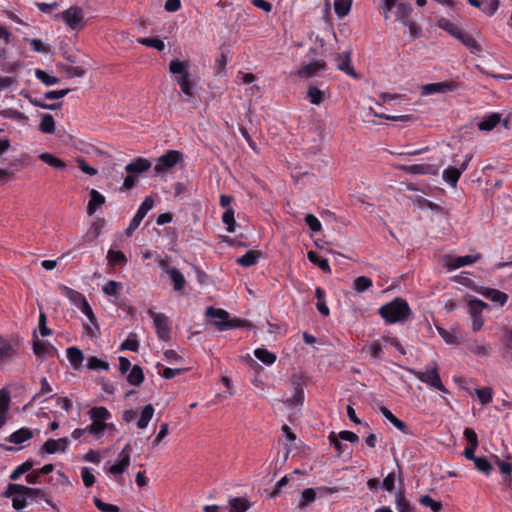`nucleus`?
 Returning a JSON list of instances; mask_svg holds the SVG:
<instances>
[{
  "label": "nucleus",
  "instance_id": "nucleus-1",
  "mask_svg": "<svg viewBox=\"0 0 512 512\" xmlns=\"http://www.w3.org/2000/svg\"><path fill=\"white\" fill-rule=\"evenodd\" d=\"M378 313L387 324H394L407 321L411 315V309L406 300L397 297L381 306Z\"/></svg>",
  "mask_w": 512,
  "mask_h": 512
},
{
  "label": "nucleus",
  "instance_id": "nucleus-2",
  "mask_svg": "<svg viewBox=\"0 0 512 512\" xmlns=\"http://www.w3.org/2000/svg\"><path fill=\"white\" fill-rule=\"evenodd\" d=\"M402 368V366H400ZM403 369L414 374L421 382L431 386L434 389L441 391L442 393L448 394L449 390L443 385L441 377L438 371V367L435 364L432 368L426 371H417L413 368L403 367Z\"/></svg>",
  "mask_w": 512,
  "mask_h": 512
},
{
  "label": "nucleus",
  "instance_id": "nucleus-3",
  "mask_svg": "<svg viewBox=\"0 0 512 512\" xmlns=\"http://www.w3.org/2000/svg\"><path fill=\"white\" fill-rule=\"evenodd\" d=\"M54 17L55 19H62L73 31H80L86 25L84 10L79 6H71L63 12L56 14Z\"/></svg>",
  "mask_w": 512,
  "mask_h": 512
},
{
  "label": "nucleus",
  "instance_id": "nucleus-4",
  "mask_svg": "<svg viewBox=\"0 0 512 512\" xmlns=\"http://www.w3.org/2000/svg\"><path fill=\"white\" fill-rule=\"evenodd\" d=\"M20 487H25V485L10 483L6 488V491L3 493L4 497L11 498L12 507L16 511L24 509L28 505V500L30 499L29 493L25 490L19 489Z\"/></svg>",
  "mask_w": 512,
  "mask_h": 512
},
{
  "label": "nucleus",
  "instance_id": "nucleus-5",
  "mask_svg": "<svg viewBox=\"0 0 512 512\" xmlns=\"http://www.w3.org/2000/svg\"><path fill=\"white\" fill-rule=\"evenodd\" d=\"M147 314L153 319L158 338L168 341L171 337L169 318L164 313H156L152 309H149Z\"/></svg>",
  "mask_w": 512,
  "mask_h": 512
},
{
  "label": "nucleus",
  "instance_id": "nucleus-6",
  "mask_svg": "<svg viewBox=\"0 0 512 512\" xmlns=\"http://www.w3.org/2000/svg\"><path fill=\"white\" fill-rule=\"evenodd\" d=\"M182 159V153L177 150H169L159 158L154 167L156 174H162L173 168Z\"/></svg>",
  "mask_w": 512,
  "mask_h": 512
},
{
  "label": "nucleus",
  "instance_id": "nucleus-7",
  "mask_svg": "<svg viewBox=\"0 0 512 512\" xmlns=\"http://www.w3.org/2000/svg\"><path fill=\"white\" fill-rule=\"evenodd\" d=\"M472 159V155L467 154L461 164L459 166H450L446 168L442 173L443 180L451 185L452 187H456L457 182L461 176V174L468 168L469 162Z\"/></svg>",
  "mask_w": 512,
  "mask_h": 512
},
{
  "label": "nucleus",
  "instance_id": "nucleus-8",
  "mask_svg": "<svg viewBox=\"0 0 512 512\" xmlns=\"http://www.w3.org/2000/svg\"><path fill=\"white\" fill-rule=\"evenodd\" d=\"M487 307L488 305L479 299H470L468 301V312L472 317V329L474 331H478L482 328L484 324L482 311Z\"/></svg>",
  "mask_w": 512,
  "mask_h": 512
},
{
  "label": "nucleus",
  "instance_id": "nucleus-9",
  "mask_svg": "<svg viewBox=\"0 0 512 512\" xmlns=\"http://www.w3.org/2000/svg\"><path fill=\"white\" fill-rule=\"evenodd\" d=\"M205 315L212 319L213 325H215L220 331L227 330L226 325L229 320V313L224 309H217L214 307H208Z\"/></svg>",
  "mask_w": 512,
  "mask_h": 512
},
{
  "label": "nucleus",
  "instance_id": "nucleus-10",
  "mask_svg": "<svg viewBox=\"0 0 512 512\" xmlns=\"http://www.w3.org/2000/svg\"><path fill=\"white\" fill-rule=\"evenodd\" d=\"M397 168L413 175H437L439 171V167L432 164L400 165Z\"/></svg>",
  "mask_w": 512,
  "mask_h": 512
},
{
  "label": "nucleus",
  "instance_id": "nucleus-11",
  "mask_svg": "<svg viewBox=\"0 0 512 512\" xmlns=\"http://www.w3.org/2000/svg\"><path fill=\"white\" fill-rule=\"evenodd\" d=\"M457 87V83L451 82H437L423 85L421 87L422 96H428L436 93H446L448 91H453Z\"/></svg>",
  "mask_w": 512,
  "mask_h": 512
},
{
  "label": "nucleus",
  "instance_id": "nucleus-12",
  "mask_svg": "<svg viewBox=\"0 0 512 512\" xmlns=\"http://www.w3.org/2000/svg\"><path fill=\"white\" fill-rule=\"evenodd\" d=\"M327 65L324 61H313L309 64L302 66L298 70V75L302 78H309L318 75L320 72L325 71Z\"/></svg>",
  "mask_w": 512,
  "mask_h": 512
},
{
  "label": "nucleus",
  "instance_id": "nucleus-13",
  "mask_svg": "<svg viewBox=\"0 0 512 512\" xmlns=\"http://www.w3.org/2000/svg\"><path fill=\"white\" fill-rule=\"evenodd\" d=\"M17 342H11L0 335V363L9 361L17 352Z\"/></svg>",
  "mask_w": 512,
  "mask_h": 512
},
{
  "label": "nucleus",
  "instance_id": "nucleus-14",
  "mask_svg": "<svg viewBox=\"0 0 512 512\" xmlns=\"http://www.w3.org/2000/svg\"><path fill=\"white\" fill-rule=\"evenodd\" d=\"M480 295L488 298L494 303H497L501 306H503L507 300L508 295L500 290L493 289V288H487V287H481L476 290Z\"/></svg>",
  "mask_w": 512,
  "mask_h": 512
},
{
  "label": "nucleus",
  "instance_id": "nucleus-15",
  "mask_svg": "<svg viewBox=\"0 0 512 512\" xmlns=\"http://www.w3.org/2000/svg\"><path fill=\"white\" fill-rule=\"evenodd\" d=\"M151 166L152 164L148 159L138 157L125 166V171L128 174H140L148 171L151 168Z\"/></svg>",
  "mask_w": 512,
  "mask_h": 512
},
{
  "label": "nucleus",
  "instance_id": "nucleus-16",
  "mask_svg": "<svg viewBox=\"0 0 512 512\" xmlns=\"http://www.w3.org/2000/svg\"><path fill=\"white\" fill-rule=\"evenodd\" d=\"M68 439L66 437L55 439H48L42 446V450L48 454H55L58 451L65 452L68 446Z\"/></svg>",
  "mask_w": 512,
  "mask_h": 512
},
{
  "label": "nucleus",
  "instance_id": "nucleus-17",
  "mask_svg": "<svg viewBox=\"0 0 512 512\" xmlns=\"http://www.w3.org/2000/svg\"><path fill=\"white\" fill-rule=\"evenodd\" d=\"M394 9H396L395 16L391 15V19L389 21L394 22L399 20L404 25H407L412 11L411 6L407 3L397 1ZM390 14H392V12Z\"/></svg>",
  "mask_w": 512,
  "mask_h": 512
},
{
  "label": "nucleus",
  "instance_id": "nucleus-18",
  "mask_svg": "<svg viewBox=\"0 0 512 512\" xmlns=\"http://www.w3.org/2000/svg\"><path fill=\"white\" fill-rule=\"evenodd\" d=\"M153 205H154V200L152 199L151 196H147L144 199V201L142 202V204L140 205V207L138 208L135 216L131 220L133 226L134 225H138V226L140 225L141 221L146 216L148 211L153 208Z\"/></svg>",
  "mask_w": 512,
  "mask_h": 512
},
{
  "label": "nucleus",
  "instance_id": "nucleus-19",
  "mask_svg": "<svg viewBox=\"0 0 512 512\" xmlns=\"http://www.w3.org/2000/svg\"><path fill=\"white\" fill-rule=\"evenodd\" d=\"M177 82L180 86L181 92L184 95L183 100L187 102L192 101L194 98V90L189 79V72H184V75H182L177 80Z\"/></svg>",
  "mask_w": 512,
  "mask_h": 512
},
{
  "label": "nucleus",
  "instance_id": "nucleus-20",
  "mask_svg": "<svg viewBox=\"0 0 512 512\" xmlns=\"http://www.w3.org/2000/svg\"><path fill=\"white\" fill-rule=\"evenodd\" d=\"M495 464L498 466L500 472L505 476L508 483L512 482V456L508 455L505 460L500 459L498 456H493Z\"/></svg>",
  "mask_w": 512,
  "mask_h": 512
},
{
  "label": "nucleus",
  "instance_id": "nucleus-21",
  "mask_svg": "<svg viewBox=\"0 0 512 512\" xmlns=\"http://www.w3.org/2000/svg\"><path fill=\"white\" fill-rule=\"evenodd\" d=\"M34 436V433L29 428L23 427L18 429L17 431L13 432L9 437L8 441L10 443L19 445L22 444L30 439H32Z\"/></svg>",
  "mask_w": 512,
  "mask_h": 512
},
{
  "label": "nucleus",
  "instance_id": "nucleus-22",
  "mask_svg": "<svg viewBox=\"0 0 512 512\" xmlns=\"http://www.w3.org/2000/svg\"><path fill=\"white\" fill-rule=\"evenodd\" d=\"M105 203V197L96 189L90 191V200L87 205L88 215H93L96 210Z\"/></svg>",
  "mask_w": 512,
  "mask_h": 512
},
{
  "label": "nucleus",
  "instance_id": "nucleus-23",
  "mask_svg": "<svg viewBox=\"0 0 512 512\" xmlns=\"http://www.w3.org/2000/svg\"><path fill=\"white\" fill-rule=\"evenodd\" d=\"M481 258V254H475V255H465L460 256L456 258H452L450 262L448 263V267L450 269H457L472 263H475Z\"/></svg>",
  "mask_w": 512,
  "mask_h": 512
},
{
  "label": "nucleus",
  "instance_id": "nucleus-24",
  "mask_svg": "<svg viewBox=\"0 0 512 512\" xmlns=\"http://www.w3.org/2000/svg\"><path fill=\"white\" fill-rule=\"evenodd\" d=\"M292 384L294 386V394L291 398H288L285 403L290 406L301 405L304 401V391L301 387L299 379L294 377Z\"/></svg>",
  "mask_w": 512,
  "mask_h": 512
},
{
  "label": "nucleus",
  "instance_id": "nucleus-25",
  "mask_svg": "<svg viewBox=\"0 0 512 512\" xmlns=\"http://www.w3.org/2000/svg\"><path fill=\"white\" fill-rule=\"evenodd\" d=\"M66 353L72 367L76 370H79L82 367V363L84 361L83 352L77 347H69Z\"/></svg>",
  "mask_w": 512,
  "mask_h": 512
},
{
  "label": "nucleus",
  "instance_id": "nucleus-26",
  "mask_svg": "<svg viewBox=\"0 0 512 512\" xmlns=\"http://www.w3.org/2000/svg\"><path fill=\"white\" fill-rule=\"evenodd\" d=\"M381 414L398 430L407 434V425L400 419H398L387 407H380Z\"/></svg>",
  "mask_w": 512,
  "mask_h": 512
},
{
  "label": "nucleus",
  "instance_id": "nucleus-27",
  "mask_svg": "<svg viewBox=\"0 0 512 512\" xmlns=\"http://www.w3.org/2000/svg\"><path fill=\"white\" fill-rule=\"evenodd\" d=\"M335 62L339 70L346 72L350 76H357L354 68L351 66V59L349 54L337 55L335 58Z\"/></svg>",
  "mask_w": 512,
  "mask_h": 512
},
{
  "label": "nucleus",
  "instance_id": "nucleus-28",
  "mask_svg": "<svg viewBox=\"0 0 512 512\" xmlns=\"http://www.w3.org/2000/svg\"><path fill=\"white\" fill-rule=\"evenodd\" d=\"M501 122V114L491 113L478 123V129L481 131H491Z\"/></svg>",
  "mask_w": 512,
  "mask_h": 512
},
{
  "label": "nucleus",
  "instance_id": "nucleus-29",
  "mask_svg": "<svg viewBox=\"0 0 512 512\" xmlns=\"http://www.w3.org/2000/svg\"><path fill=\"white\" fill-rule=\"evenodd\" d=\"M167 274L170 276L171 280L174 284L175 291H181L185 287V278L180 270L177 268H169L166 270Z\"/></svg>",
  "mask_w": 512,
  "mask_h": 512
},
{
  "label": "nucleus",
  "instance_id": "nucleus-30",
  "mask_svg": "<svg viewBox=\"0 0 512 512\" xmlns=\"http://www.w3.org/2000/svg\"><path fill=\"white\" fill-rule=\"evenodd\" d=\"M461 41L466 47H468L472 53H479L482 51L480 44L473 38L472 35L461 32L460 35L456 38Z\"/></svg>",
  "mask_w": 512,
  "mask_h": 512
},
{
  "label": "nucleus",
  "instance_id": "nucleus-31",
  "mask_svg": "<svg viewBox=\"0 0 512 512\" xmlns=\"http://www.w3.org/2000/svg\"><path fill=\"white\" fill-rule=\"evenodd\" d=\"M154 411L155 410L152 404H147L146 406L143 407L140 418L137 421L138 428L145 429L148 426L150 420L154 415Z\"/></svg>",
  "mask_w": 512,
  "mask_h": 512
},
{
  "label": "nucleus",
  "instance_id": "nucleus-32",
  "mask_svg": "<svg viewBox=\"0 0 512 512\" xmlns=\"http://www.w3.org/2000/svg\"><path fill=\"white\" fill-rule=\"evenodd\" d=\"M39 158L46 164L51 167H54L58 170H64L66 168V164L61 159L57 158L51 153L44 152L39 155Z\"/></svg>",
  "mask_w": 512,
  "mask_h": 512
},
{
  "label": "nucleus",
  "instance_id": "nucleus-33",
  "mask_svg": "<svg viewBox=\"0 0 512 512\" xmlns=\"http://www.w3.org/2000/svg\"><path fill=\"white\" fill-rule=\"evenodd\" d=\"M39 130L45 134H53L55 132V121L51 114H43L41 116Z\"/></svg>",
  "mask_w": 512,
  "mask_h": 512
},
{
  "label": "nucleus",
  "instance_id": "nucleus-34",
  "mask_svg": "<svg viewBox=\"0 0 512 512\" xmlns=\"http://www.w3.org/2000/svg\"><path fill=\"white\" fill-rule=\"evenodd\" d=\"M129 384L139 386L144 381V373L139 365H134L127 376Z\"/></svg>",
  "mask_w": 512,
  "mask_h": 512
},
{
  "label": "nucleus",
  "instance_id": "nucleus-35",
  "mask_svg": "<svg viewBox=\"0 0 512 512\" xmlns=\"http://www.w3.org/2000/svg\"><path fill=\"white\" fill-rule=\"evenodd\" d=\"M230 512H246L250 507V502L241 497L229 500Z\"/></svg>",
  "mask_w": 512,
  "mask_h": 512
},
{
  "label": "nucleus",
  "instance_id": "nucleus-36",
  "mask_svg": "<svg viewBox=\"0 0 512 512\" xmlns=\"http://www.w3.org/2000/svg\"><path fill=\"white\" fill-rule=\"evenodd\" d=\"M307 96L314 105H320L326 98L325 92L313 85L309 86Z\"/></svg>",
  "mask_w": 512,
  "mask_h": 512
},
{
  "label": "nucleus",
  "instance_id": "nucleus-37",
  "mask_svg": "<svg viewBox=\"0 0 512 512\" xmlns=\"http://www.w3.org/2000/svg\"><path fill=\"white\" fill-rule=\"evenodd\" d=\"M259 259V252L250 250L243 256L239 257L236 262L243 267H250L257 263Z\"/></svg>",
  "mask_w": 512,
  "mask_h": 512
},
{
  "label": "nucleus",
  "instance_id": "nucleus-38",
  "mask_svg": "<svg viewBox=\"0 0 512 512\" xmlns=\"http://www.w3.org/2000/svg\"><path fill=\"white\" fill-rule=\"evenodd\" d=\"M130 465V455H123V458H119V461L109 468V472L116 476L125 472Z\"/></svg>",
  "mask_w": 512,
  "mask_h": 512
},
{
  "label": "nucleus",
  "instance_id": "nucleus-39",
  "mask_svg": "<svg viewBox=\"0 0 512 512\" xmlns=\"http://www.w3.org/2000/svg\"><path fill=\"white\" fill-rule=\"evenodd\" d=\"M396 508L398 512H414V508L405 498L403 491H398L395 495Z\"/></svg>",
  "mask_w": 512,
  "mask_h": 512
},
{
  "label": "nucleus",
  "instance_id": "nucleus-40",
  "mask_svg": "<svg viewBox=\"0 0 512 512\" xmlns=\"http://www.w3.org/2000/svg\"><path fill=\"white\" fill-rule=\"evenodd\" d=\"M254 355L266 365H272L276 361V355L264 348H257Z\"/></svg>",
  "mask_w": 512,
  "mask_h": 512
},
{
  "label": "nucleus",
  "instance_id": "nucleus-41",
  "mask_svg": "<svg viewBox=\"0 0 512 512\" xmlns=\"http://www.w3.org/2000/svg\"><path fill=\"white\" fill-rule=\"evenodd\" d=\"M89 414L92 421L105 422V420L111 417L110 412L103 406L91 408Z\"/></svg>",
  "mask_w": 512,
  "mask_h": 512
},
{
  "label": "nucleus",
  "instance_id": "nucleus-42",
  "mask_svg": "<svg viewBox=\"0 0 512 512\" xmlns=\"http://www.w3.org/2000/svg\"><path fill=\"white\" fill-rule=\"evenodd\" d=\"M438 26L455 38H457L462 32V30L456 24L450 22L448 19L445 18H441L438 21Z\"/></svg>",
  "mask_w": 512,
  "mask_h": 512
},
{
  "label": "nucleus",
  "instance_id": "nucleus-43",
  "mask_svg": "<svg viewBox=\"0 0 512 512\" xmlns=\"http://www.w3.org/2000/svg\"><path fill=\"white\" fill-rule=\"evenodd\" d=\"M63 290L65 296L77 307L86 301L85 296L76 290H73L69 287H64Z\"/></svg>",
  "mask_w": 512,
  "mask_h": 512
},
{
  "label": "nucleus",
  "instance_id": "nucleus-44",
  "mask_svg": "<svg viewBox=\"0 0 512 512\" xmlns=\"http://www.w3.org/2000/svg\"><path fill=\"white\" fill-rule=\"evenodd\" d=\"M352 1L351 0H335L334 2V10L338 17H345L350 9H351Z\"/></svg>",
  "mask_w": 512,
  "mask_h": 512
},
{
  "label": "nucleus",
  "instance_id": "nucleus-45",
  "mask_svg": "<svg viewBox=\"0 0 512 512\" xmlns=\"http://www.w3.org/2000/svg\"><path fill=\"white\" fill-rule=\"evenodd\" d=\"M372 286V280L366 276H359L353 282V288L358 293H363Z\"/></svg>",
  "mask_w": 512,
  "mask_h": 512
},
{
  "label": "nucleus",
  "instance_id": "nucleus-46",
  "mask_svg": "<svg viewBox=\"0 0 512 512\" xmlns=\"http://www.w3.org/2000/svg\"><path fill=\"white\" fill-rule=\"evenodd\" d=\"M475 468L484 473L485 475H490L493 467L492 464L486 457H476L473 461Z\"/></svg>",
  "mask_w": 512,
  "mask_h": 512
},
{
  "label": "nucleus",
  "instance_id": "nucleus-47",
  "mask_svg": "<svg viewBox=\"0 0 512 512\" xmlns=\"http://www.w3.org/2000/svg\"><path fill=\"white\" fill-rule=\"evenodd\" d=\"M420 504L429 507L433 512H441L443 509L442 503L432 499L429 495H423L419 499Z\"/></svg>",
  "mask_w": 512,
  "mask_h": 512
},
{
  "label": "nucleus",
  "instance_id": "nucleus-48",
  "mask_svg": "<svg viewBox=\"0 0 512 512\" xmlns=\"http://www.w3.org/2000/svg\"><path fill=\"white\" fill-rule=\"evenodd\" d=\"M107 258L113 266L124 265L127 262L126 256L122 251L109 250Z\"/></svg>",
  "mask_w": 512,
  "mask_h": 512
},
{
  "label": "nucleus",
  "instance_id": "nucleus-49",
  "mask_svg": "<svg viewBox=\"0 0 512 512\" xmlns=\"http://www.w3.org/2000/svg\"><path fill=\"white\" fill-rule=\"evenodd\" d=\"M59 68L66 74L68 78L83 77L85 70L79 66L59 65Z\"/></svg>",
  "mask_w": 512,
  "mask_h": 512
},
{
  "label": "nucleus",
  "instance_id": "nucleus-50",
  "mask_svg": "<svg viewBox=\"0 0 512 512\" xmlns=\"http://www.w3.org/2000/svg\"><path fill=\"white\" fill-rule=\"evenodd\" d=\"M138 43L162 51L165 48L164 42L159 38H139Z\"/></svg>",
  "mask_w": 512,
  "mask_h": 512
},
{
  "label": "nucleus",
  "instance_id": "nucleus-51",
  "mask_svg": "<svg viewBox=\"0 0 512 512\" xmlns=\"http://www.w3.org/2000/svg\"><path fill=\"white\" fill-rule=\"evenodd\" d=\"M33 465L34 464L32 461H30V460L25 461L24 463H22L21 465H19L18 467H16L14 469V471L10 474V479L13 481L19 479V477L22 474L30 471L33 468Z\"/></svg>",
  "mask_w": 512,
  "mask_h": 512
},
{
  "label": "nucleus",
  "instance_id": "nucleus-52",
  "mask_svg": "<svg viewBox=\"0 0 512 512\" xmlns=\"http://www.w3.org/2000/svg\"><path fill=\"white\" fill-rule=\"evenodd\" d=\"M307 258L309 259L310 262H312L313 264H316L318 265V267L323 270V271H330V266H329V263H328V260L323 258V259H319L318 255L316 252L314 251H309L307 253Z\"/></svg>",
  "mask_w": 512,
  "mask_h": 512
},
{
  "label": "nucleus",
  "instance_id": "nucleus-53",
  "mask_svg": "<svg viewBox=\"0 0 512 512\" xmlns=\"http://www.w3.org/2000/svg\"><path fill=\"white\" fill-rule=\"evenodd\" d=\"M87 367L90 370H98V369L108 370L109 363L97 358L96 356H91L88 358Z\"/></svg>",
  "mask_w": 512,
  "mask_h": 512
},
{
  "label": "nucleus",
  "instance_id": "nucleus-54",
  "mask_svg": "<svg viewBox=\"0 0 512 512\" xmlns=\"http://www.w3.org/2000/svg\"><path fill=\"white\" fill-rule=\"evenodd\" d=\"M107 424L102 421H93L92 424L87 426L88 432L94 437L101 436L107 428Z\"/></svg>",
  "mask_w": 512,
  "mask_h": 512
},
{
  "label": "nucleus",
  "instance_id": "nucleus-55",
  "mask_svg": "<svg viewBox=\"0 0 512 512\" xmlns=\"http://www.w3.org/2000/svg\"><path fill=\"white\" fill-rule=\"evenodd\" d=\"M476 394L483 405L489 404L492 401L493 390L490 387L476 389Z\"/></svg>",
  "mask_w": 512,
  "mask_h": 512
},
{
  "label": "nucleus",
  "instance_id": "nucleus-56",
  "mask_svg": "<svg viewBox=\"0 0 512 512\" xmlns=\"http://www.w3.org/2000/svg\"><path fill=\"white\" fill-rule=\"evenodd\" d=\"M499 0H482L480 10L487 15H493L499 7Z\"/></svg>",
  "mask_w": 512,
  "mask_h": 512
},
{
  "label": "nucleus",
  "instance_id": "nucleus-57",
  "mask_svg": "<svg viewBox=\"0 0 512 512\" xmlns=\"http://www.w3.org/2000/svg\"><path fill=\"white\" fill-rule=\"evenodd\" d=\"M222 221L224 224L227 225V231L228 232H234L235 231V219H234V211L232 208H228L222 216Z\"/></svg>",
  "mask_w": 512,
  "mask_h": 512
},
{
  "label": "nucleus",
  "instance_id": "nucleus-58",
  "mask_svg": "<svg viewBox=\"0 0 512 512\" xmlns=\"http://www.w3.org/2000/svg\"><path fill=\"white\" fill-rule=\"evenodd\" d=\"M10 392L7 389L0 390V414H6L9 410Z\"/></svg>",
  "mask_w": 512,
  "mask_h": 512
},
{
  "label": "nucleus",
  "instance_id": "nucleus-59",
  "mask_svg": "<svg viewBox=\"0 0 512 512\" xmlns=\"http://www.w3.org/2000/svg\"><path fill=\"white\" fill-rule=\"evenodd\" d=\"M36 77L42 82L44 83L45 85H55L59 82V79L55 76H52V75H49L48 73H46L45 71L43 70H36Z\"/></svg>",
  "mask_w": 512,
  "mask_h": 512
},
{
  "label": "nucleus",
  "instance_id": "nucleus-60",
  "mask_svg": "<svg viewBox=\"0 0 512 512\" xmlns=\"http://www.w3.org/2000/svg\"><path fill=\"white\" fill-rule=\"evenodd\" d=\"M316 498L315 490L312 488L305 489L302 492L301 501L299 502V507L303 508L308 504L312 503Z\"/></svg>",
  "mask_w": 512,
  "mask_h": 512
},
{
  "label": "nucleus",
  "instance_id": "nucleus-61",
  "mask_svg": "<svg viewBox=\"0 0 512 512\" xmlns=\"http://www.w3.org/2000/svg\"><path fill=\"white\" fill-rule=\"evenodd\" d=\"M29 42L32 50H34L35 52L43 54H49L52 52L51 47L49 45L42 43V41L39 39H31L29 40Z\"/></svg>",
  "mask_w": 512,
  "mask_h": 512
},
{
  "label": "nucleus",
  "instance_id": "nucleus-62",
  "mask_svg": "<svg viewBox=\"0 0 512 512\" xmlns=\"http://www.w3.org/2000/svg\"><path fill=\"white\" fill-rule=\"evenodd\" d=\"M78 308L81 310V312L83 314H85L88 317L91 325H93L96 329H98L97 324H96V317H95L93 310H92L91 306L89 305L88 301L86 300L85 302H83Z\"/></svg>",
  "mask_w": 512,
  "mask_h": 512
},
{
  "label": "nucleus",
  "instance_id": "nucleus-63",
  "mask_svg": "<svg viewBox=\"0 0 512 512\" xmlns=\"http://www.w3.org/2000/svg\"><path fill=\"white\" fill-rule=\"evenodd\" d=\"M398 0H383L381 4L382 14L385 20L391 19V12H393L396 2Z\"/></svg>",
  "mask_w": 512,
  "mask_h": 512
},
{
  "label": "nucleus",
  "instance_id": "nucleus-64",
  "mask_svg": "<svg viewBox=\"0 0 512 512\" xmlns=\"http://www.w3.org/2000/svg\"><path fill=\"white\" fill-rule=\"evenodd\" d=\"M94 504L101 512H119L118 506L105 503L97 497L94 498Z\"/></svg>",
  "mask_w": 512,
  "mask_h": 512
}]
</instances>
